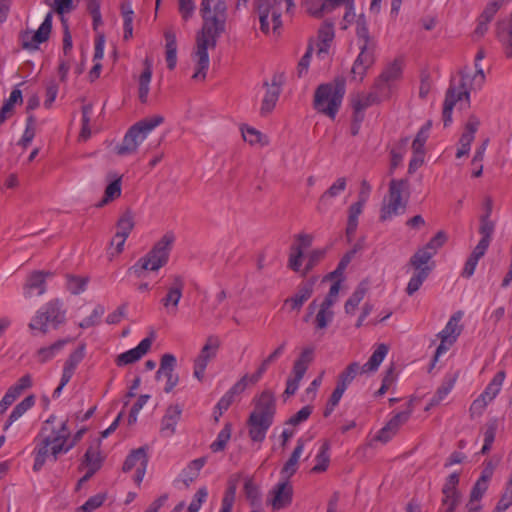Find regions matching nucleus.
I'll return each instance as SVG.
<instances>
[{"label": "nucleus", "mask_w": 512, "mask_h": 512, "mask_svg": "<svg viewBox=\"0 0 512 512\" xmlns=\"http://www.w3.org/2000/svg\"><path fill=\"white\" fill-rule=\"evenodd\" d=\"M174 240L173 233H166L145 256L129 268V272L141 277L145 271H157L165 266L169 260Z\"/></svg>", "instance_id": "nucleus-4"}, {"label": "nucleus", "mask_w": 512, "mask_h": 512, "mask_svg": "<svg viewBox=\"0 0 512 512\" xmlns=\"http://www.w3.org/2000/svg\"><path fill=\"white\" fill-rule=\"evenodd\" d=\"M66 322V309L60 299H52L37 310L28 327L31 330H38L47 334L49 326L53 329L59 328Z\"/></svg>", "instance_id": "nucleus-6"}, {"label": "nucleus", "mask_w": 512, "mask_h": 512, "mask_svg": "<svg viewBox=\"0 0 512 512\" xmlns=\"http://www.w3.org/2000/svg\"><path fill=\"white\" fill-rule=\"evenodd\" d=\"M46 430L45 427L41 429V433L35 438V447L33 450L34 455V464H33V471L39 472L46 461L48 459H51L50 455V446H51V440L49 438H46V436H43V432Z\"/></svg>", "instance_id": "nucleus-20"}, {"label": "nucleus", "mask_w": 512, "mask_h": 512, "mask_svg": "<svg viewBox=\"0 0 512 512\" xmlns=\"http://www.w3.org/2000/svg\"><path fill=\"white\" fill-rule=\"evenodd\" d=\"M361 372V366L358 362L350 363L338 376L337 384L343 389H347L356 375Z\"/></svg>", "instance_id": "nucleus-43"}, {"label": "nucleus", "mask_w": 512, "mask_h": 512, "mask_svg": "<svg viewBox=\"0 0 512 512\" xmlns=\"http://www.w3.org/2000/svg\"><path fill=\"white\" fill-rule=\"evenodd\" d=\"M207 462V457H200L192 460L186 468L182 470L181 476L186 487H188L199 476L200 470Z\"/></svg>", "instance_id": "nucleus-31"}, {"label": "nucleus", "mask_w": 512, "mask_h": 512, "mask_svg": "<svg viewBox=\"0 0 512 512\" xmlns=\"http://www.w3.org/2000/svg\"><path fill=\"white\" fill-rule=\"evenodd\" d=\"M314 349L312 347H306L302 350L300 356L295 360L293 365V374L305 375L308 365L313 361Z\"/></svg>", "instance_id": "nucleus-38"}, {"label": "nucleus", "mask_w": 512, "mask_h": 512, "mask_svg": "<svg viewBox=\"0 0 512 512\" xmlns=\"http://www.w3.org/2000/svg\"><path fill=\"white\" fill-rule=\"evenodd\" d=\"M368 291L367 284L365 282H361L352 295L345 302L344 309L347 314H353L357 306L364 299L366 293Z\"/></svg>", "instance_id": "nucleus-39"}, {"label": "nucleus", "mask_w": 512, "mask_h": 512, "mask_svg": "<svg viewBox=\"0 0 512 512\" xmlns=\"http://www.w3.org/2000/svg\"><path fill=\"white\" fill-rule=\"evenodd\" d=\"M182 414V408L178 404L167 407L165 414L161 420L160 432L165 437L172 436L176 431Z\"/></svg>", "instance_id": "nucleus-22"}, {"label": "nucleus", "mask_w": 512, "mask_h": 512, "mask_svg": "<svg viewBox=\"0 0 512 512\" xmlns=\"http://www.w3.org/2000/svg\"><path fill=\"white\" fill-rule=\"evenodd\" d=\"M200 14L203 25L196 35V71L192 78L204 80L209 68L208 48L214 49L218 37L225 30L227 6L225 0H202Z\"/></svg>", "instance_id": "nucleus-1"}, {"label": "nucleus", "mask_w": 512, "mask_h": 512, "mask_svg": "<svg viewBox=\"0 0 512 512\" xmlns=\"http://www.w3.org/2000/svg\"><path fill=\"white\" fill-rule=\"evenodd\" d=\"M462 312L457 311L454 313L449 321L447 322L446 326L442 331L438 333L439 339H442V342L450 341V343H455L458 336L461 334L462 327L459 325V322L462 318Z\"/></svg>", "instance_id": "nucleus-27"}, {"label": "nucleus", "mask_w": 512, "mask_h": 512, "mask_svg": "<svg viewBox=\"0 0 512 512\" xmlns=\"http://www.w3.org/2000/svg\"><path fill=\"white\" fill-rule=\"evenodd\" d=\"M275 413L276 402L274 394L269 390H264L259 397L255 399L254 410L247 420L249 437L252 441H264L267 431L273 424Z\"/></svg>", "instance_id": "nucleus-2"}, {"label": "nucleus", "mask_w": 512, "mask_h": 512, "mask_svg": "<svg viewBox=\"0 0 512 512\" xmlns=\"http://www.w3.org/2000/svg\"><path fill=\"white\" fill-rule=\"evenodd\" d=\"M375 62L374 56V44L373 43H362L360 45V53L351 69V74L354 79L359 77L362 81L367 73V70L372 67Z\"/></svg>", "instance_id": "nucleus-15"}, {"label": "nucleus", "mask_w": 512, "mask_h": 512, "mask_svg": "<svg viewBox=\"0 0 512 512\" xmlns=\"http://www.w3.org/2000/svg\"><path fill=\"white\" fill-rule=\"evenodd\" d=\"M497 431V424L495 421L490 422L486 425V429L484 431V444L481 449L482 454H486L490 451L491 446L495 440Z\"/></svg>", "instance_id": "nucleus-58"}, {"label": "nucleus", "mask_w": 512, "mask_h": 512, "mask_svg": "<svg viewBox=\"0 0 512 512\" xmlns=\"http://www.w3.org/2000/svg\"><path fill=\"white\" fill-rule=\"evenodd\" d=\"M104 313H105L104 306L101 304L96 305L95 308L93 309L91 315L84 318L79 323V327L82 329H86V328L93 327V326L99 324L100 319L104 315Z\"/></svg>", "instance_id": "nucleus-57"}, {"label": "nucleus", "mask_w": 512, "mask_h": 512, "mask_svg": "<svg viewBox=\"0 0 512 512\" xmlns=\"http://www.w3.org/2000/svg\"><path fill=\"white\" fill-rule=\"evenodd\" d=\"M153 338L152 332L151 337L144 338L135 348L119 354L115 359L116 365L122 367L139 361L150 350Z\"/></svg>", "instance_id": "nucleus-18"}, {"label": "nucleus", "mask_w": 512, "mask_h": 512, "mask_svg": "<svg viewBox=\"0 0 512 512\" xmlns=\"http://www.w3.org/2000/svg\"><path fill=\"white\" fill-rule=\"evenodd\" d=\"M431 271L432 266H425L424 269H418V271H415L407 284L406 293L409 296L416 293L422 286L423 282L428 278Z\"/></svg>", "instance_id": "nucleus-37"}, {"label": "nucleus", "mask_w": 512, "mask_h": 512, "mask_svg": "<svg viewBox=\"0 0 512 512\" xmlns=\"http://www.w3.org/2000/svg\"><path fill=\"white\" fill-rule=\"evenodd\" d=\"M455 384V378L454 377H447L443 380L441 385L438 387L436 393L433 395V397L430 399L426 410H429L430 408L437 406L443 401L446 396L451 392L452 388Z\"/></svg>", "instance_id": "nucleus-36"}, {"label": "nucleus", "mask_w": 512, "mask_h": 512, "mask_svg": "<svg viewBox=\"0 0 512 512\" xmlns=\"http://www.w3.org/2000/svg\"><path fill=\"white\" fill-rule=\"evenodd\" d=\"M270 496L268 503L271 504L273 510L284 509L292 503L293 487L289 481L283 480L274 486L270 491Z\"/></svg>", "instance_id": "nucleus-17"}, {"label": "nucleus", "mask_w": 512, "mask_h": 512, "mask_svg": "<svg viewBox=\"0 0 512 512\" xmlns=\"http://www.w3.org/2000/svg\"><path fill=\"white\" fill-rule=\"evenodd\" d=\"M71 341V339L67 338V339H60L56 342H54L52 345L48 346V347H42L40 348L37 353H36V356H37V359L40 363H46L48 362L49 360L53 359L54 356L59 352L61 351L64 346L69 343Z\"/></svg>", "instance_id": "nucleus-35"}, {"label": "nucleus", "mask_w": 512, "mask_h": 512, "mask_svg": "<svg viewBox=\"0 0 512 512\" xmlns=\"http://www.w3.org/2000/svg\"><path fill=\"white\" fill-rule=\"evenodd\" d=\"M318 38L321 42V46L318 49L317 54H327L330 43L334 38V27L332 23L325 22L318 31Z\"/></svg>", "instance_id": "nucleus-40"}, {"label": "nucleus", "mask_w": 512, "mask_h": 512, "mask_svg": "<svg viewBox=\"0 0 512 512\" xmlns=\"http://www.w3.org/2000/svg\"><path fill=\"white\" fill-rule=\"evenodd\" d=\"M402 62L395 59L379 75L374 84V89L381 91L383 96L391 95L393 83L401 77Z\"/></svg>", "instance_id": "nucleus-13"}, {"label": "nucleus", "mask_w": 512, "mask_h": 512, "mask_svg": "<svg viewBox=\"0 0 512 512\" xmlns=\"http://www.w3.org/2000/svg\"><path fill=\"white\" fill-rule=\"evenodd\" d=\"M332 318L333 312L330 310V308H325V306L321 305L315 319L316 327L318 329H325L329 322L332 321Z\"/></svg>", "instance_id": "nucleus-60"}, {"label": "nucleus", "mask_w": 512, "mask_h": 512, "mask_svg": "<svg viewBox=\"0 0 512 512\" xmlns=\"http://www.w3.org/2000/svg\"><path fill=\"white\" fill-rule=\"evenodd\" d=\"M148 461L147 448L144 446L139 447L132 450L126 457L122 470L127 473L135 469L134 482L140 485L146 473Z\"/></svg>", "instance_id": "nucleus-11"}, {"label": "nucleus", "mask_w": 512, "mask_h": 512, "mask_svg": "<svg viewBox=\"0 0 512 512\" xmlns=\"http://www.w3.org/2000/svg\"><path fill=\"white\" fill-rule=\"evenodd\" d=\"M105 499L106 496L104 494H96L90 497L82 506H80L79 510L82 512H93L103 505Z\"/></svg>", "instance_id": "nucleus-62"}, {"label": "nucleus", "mask_w": 512, "mask_h": 512, "mask_svg": "<svg viewBox=\"0 0 512 512\" xmlns=\"http://www.w3.org/2000/svg\"><path fill=\"white\" fill-rule=\"evenodd\" d=\"M460 481V476L458 473L454 472L450 474L442 487V505L448 504V502L459 504L460 502V492L457 489V486Z\"/></svg>", "instance_id": "nucleus-24"}, {"label": "nucleus", "mask_w": 512, "mask_h": 512, "mask_svg": "<svg viewBox=\"0 0 512 512\" xmlns=\"http://www.w3.org/2000/svg\"><path fill=\"white\" fill-rule=\"evenodd\" d=\"M150 398L149 395L144 394L140 395L137 401L133 404L129 416H128V424L133 425L137 421V416L140 410L143 408V406L147 403L148 399Z\"/></svg>", "instance_id": "nucleus-63"}, {"label": "nucleus", "mask_w": 512, "mask_h": 512, "mask_svg": "<svg viewBox=\"0 0 512 512\" xmlns=\"http://www.w3.org/2000/svg\"><path fill=\"white\" fill-rule=\"evenodd\" d=\"M410 418V411H402L394 415L388 423L378 432L376 440L386 443L388 442Z\"/></svg>", "instance_id": "nucleus-21"}, {"label": "nucleus", "mask_w": 512, "mask_h": 512, "mask_svg": "<svg viewBox=\"0 0 512 512\" xmlns=\"http://www.w3.org/2000/svg\"><path fill=\"white\" fill-rule=\"evenodd\" d=\"M389 96H383L381 91L375 89V91L370 92L366 95L359 96L357 99L352 101L353 110H362L364 111L368 107L379 103L385 99H388Z\"/></svg>", "instance_id": "nucleus-33"}, {"label": "nucleus", "mask_w": 512, "mask_h": 512, "mask_svg": "<svg viewBox=\"0 0 512 512\" xmlns=\"http://www.w3.org/2000/svg\"><path fill=\"white\" fill-rule=\"evenodd\" d=\"M433 257V252H430L425 247L418 249L410 258L409 265L415 270L424 269L429 266L428 263Z\"/></svg>", "instance_id": "nucleus-48"}, {"label": "nucleus", "mask_w": 512, "mask_h": 512, "mask_svg": "<svg viewBox=\"0 0 512 512\" xmlns=\"http://www.w3.org/2000/svg\"><path fill=\"white\" fill-rule=\"evenodd\" d=\"M46 438H49V440H51L50 455L51 460L54 462L57 461L58 456L60 454L67 453L75 446V441L67 443V441L52 437L51 435H46Z\"/></svg>", "instance_id": "nucleus-42"}, {"label": "nucleus", "mask_w": 512, "mask_h": 512, "mask_svg": "<svg viewBox=\"0 0 512 512\" xmlns=\"http://www.w3.org/2000/svg\"><path fill=\"white\" fill-rule=\"evenodd\" d=\"M81 466H86L87 469H91L97 472L102 466V458L98 447L90 446L84 454Z\"/></svg>", "instance_id": "nucleus-47"}, {"label": "nucleus", "mask_w": 512, "mask_h": 512, "mask_svg": "<svg viewBox=\"0 0 512 512\" xmlns=\"http://www.w3.org/2000/svg\"><path fill=\"white\" fill-rule=\"evenodd\" d=\"M85 344L79 345L67 358L64 367L67 370H70L72 372H75L78 364L84 359L85 357Z\"/></svg>", "instance_id": "nucleus-54"}, {"label": "nucleus", "mask_w": 512, "mask_h": 512, "mask_svg": "<svg viewBox=\"0 0 512 512\" xmlns=\"http://www.w3.org/2000/svg\"><path fill=\"white\" fill-rule=\"evenodd\" d=\"M479 126V118L475 115H470L465 124L464 131L459 139V143H465L471 146Z\"/></svg>", "instance_id": "nucleus-46"}, {"label": "nucleus", "mask_w": 512, "mask_h": 512, "mask_svg": "<svg viewBox=\"0 0 512 512\" xmlns=\"http://www.w3.org/2000/svg\"><path fill=\"white\" fill-rule=\"evenodd\" d=\"M134 228V217L130 210H126L117 221L116 234L128 237Z\"/></svg>", "instance_id": "nucleus-51"}, {"label": "nucleus", "mask_w": 512, "mask_h": 512, "mask_svg": "<svg viewBox=\"0 0 512 512\" xmlns=\"http://www.w3.org/2000/svg\"><path fill=\"white\" fill-rule=\"evenodd\" d=\"M303 250L300 246H292L289 256L288 267L295 272L300 270L302 265Z\"/></svg>", "instance_id": "nucleus-59"}, {"label": "nucleus", "mask_w": 512, "mask_h": 512, "mask_svg": "<svg viewBox=\"0 0 512 512\" xmlns=\"http://www.w3.org/2000/svg\"><path fill=\"white\" fill-rule=\"evenodd\" d=\"M313 293V284L306 283L303 286L299 287L297 293L287 298L284 302L285 305H290L291 310L299 311L303 304L312 296Z\"/></svg>", "instance_id": "nucleus-28"}, {"label": "nucleus", "mask_w": 512, "mask_h": 512, "mask_svg": "<svg viewBox=\"0 0 512 512\" xmlns=\"http://www.w3.org/2000/svg\"><path fill=\"white\" fill-rule=\"evenodd\" d=\"M363 206L361 204L353 203L349 207L348 221L346 227V237L349 242L352 241V238L356 232L358 226V217L362 213Z\"/></svg>", "instance_id": "nucleus-41"}, {"label": "nucleus", "mask_w": 512, "mask_h": 512, "mask_svg": "<svg viewBox=\"0 0 512 512\" xmlns=\"http://www.w3.org/2000/svg\"><path fill=\"white\" fill-rule=\"evenodd\" d=\"M266 88L265 96L261 104V115L269 114L274 108L281 93V76L274 75L271 84L267 81L263 83Z\"/></svg>", "instance_id": "nucleus-19"}, {"label": "nucleus", "mask_w": 512, "mask_h": 512, "mask_svg": "<svg viewBox=\"0 0 512 512\" xmlns=\"http://www.w3.org/2000/svg\"><path fill=\"white\" fill-rule=\"evenodd\" d=\"M407 179H392L389 183L388 195L384 198L381 207L380 220L386 221L393 216L403 214L406 210L408 196L403 199L402 194L408 191Z\"/></svg>", "instance_id": "nucleus-7"}, {"label": "nucleus", "mask_w": 512, "mask_h": 512, "mask_svg": "<svg viewBox=\"0 0 512 512\" xmlns=\"http://www.w3.org/2000/svg\"><path fill=\"white\" fill-rule=\"evenodd\" d=\"M17 102H22V92L20 89L15 88L12 90L9 98L4 102L0 109V125L12 116L14 112V105Z\"/></svg>", "instance_id": "nucleus-34"}, {"label": "nucleus", "mask_w": 512, "mask_h": 512, "mask_svg": "<svg viewBox=\"0 0 512 512\" xmlns=\"http://www.w3.org/2000/svg\"><path fill=\"white\" fill-rule=\"evenodd\" d=\"M236 497V484L233 481L228 482V487L224 493L221 502L220 512H232L233 504Z\"/></svg>", "instance_id": "nucleus-55"}, {"label": "nucleus", "mask_w": 512, "mask_h": 512, "mask_svg": "<svg viewBox=\"0 0 512 512\" xmlns=\"http://www.w3.org/2000/svg\"><path fill=\"white\" fill-rule=\"evenodd\" d=\"M49 272L34 271L27 279L25 287L28 289H38V295L46 291V277L51 276Z\"/></svg>", "instance_id": "nucleus-45"}, {"label": "nucleus", "mask_w": 512, "mask_h": 512, "mask_svg": "<svg viewBox=\"0 0 512 512\" xmlns=\"http://www.w3.org/2000/svg\"><path fill=\"white\" fill-rule=\"evenodd\" d=\"M163 122V116L154 115L132 125L125 134L122 143L115 147L116 154L125 156L136 152L138 146L145 140L148 133Z\"/></svg>", "instance_id": "nucleus-5"}, {"label": "nucleus", "mask_w": 512, "mask_h": 512, "mask_svg": "<svg viewBox=\"0 0 512 512\" xmlns=\"http://www.w3.org/2000/svg\"><path fill=\"white\" fill-rule=\"evenodd\" d=\"M304 450V440L299 438L297 440L296 446L291 453L289 459L285 462L284 466L281 469V476L283 480L289 481V478L292 477L298 470V462L301 457V454Z\"/></svg>", "instance_id": "nucleus-25"}, {"label": "nucleus", "mask_w": 512, "mask_h": 512, "mask_svg": "<svg viewBox=\"0 0 512 512\" xmlns=\"http://www.w3.org/2000/svg\"><path fill=\"white\" fill-rule=\"evenodd\" d=\"M312 413V407L307 405L301 408L296 414L292 415L286 422V425L297 426L306 421Z\"/></svg>", "instance_id": "nucleus-64"}, {"label": "nucleus", "mask_w": 512, "mask_h": 512, "mask_svg": "<svg viewBox=\"0 0 512 512\" xmlns=\"http://www.w3.org/2000/svg\"><path fill=\"white\" fill-rule=\"evenodd\" d=\"M501 2L497 0H492L489 2L480 16L478 17V24L474 31V33L478 36H483L488 30V24L492 21L495 14L501 7Z\"/></svg>", "instance_id": "nucleus-26"}, {"label": "nucleus", "mask_w": 512, "mask_h": 512, "mask_svg": "<svg viewBox=\"0 0 512 512\" xmlns=\"http://www.w3.org/2000/svg\"><path fill=\"white\" fill-rule=\"evenodd\" d=\"M171 279L172 282L167 287V293L160 302L168 314L175 315L178 311V305L183 295L185 282L183 277L180 275H174Z\"/></svg>", "instance_id": "nucleus-14"}, {"label": "nucleus", "mask_w": 512, "mask_h": 512, "mask_svg": "<svg viewBox=\"0 0 512 512\" xmlns=\"http://www.w3.org/2000/svg\"><path fill=\"white\" fill-rule=\"evenodd\" d=\"M346 92V80L343 76L335 77L330 83L320 84L314 94V109L332 120L335 119Z\"/></svg>", "instance_id": "nucleus-3"}, {"label": "nucleus", "mask_w": 512, "mask_h": 512, "mask_svg": "<svg viewBox=\"0 0 512 512\" xmlns=\"http://www.w3.org/2000/svg\"><path fill=\"white\" fill-rule=\"evenodd\" d=\"M145 68L139 77L138 97L142 104L147 103L152 78V68L148 59L144 62Z\"/></svg>", "instance_id": "nucleus-30"}, {"label": "nucleus", "mask_w": 512, "mask_h": 512, "mask_svg": "<svg viewBox=\"0 0 512 512\" xmlns=\"http://www.w3.org/2000/svg\"><path fill=\"white\" fill-rule=\"evenodd\" d=\"M220 344L221 342L218 336H208L199 355L195 358L193 374L199 381L204 379L206 367L208 363L216 357Z\"/></svg>", "instance_id": "nucleus-10"}, {"label": "nucleus", "mask_w": 512, "mask_h": 512, "mask_svg": "<svg viewBox=\"0 0 512 512\" xmlns=\"http://www.w3.org/2000/svg\"><path fill=\"white\" fill-rule=\"evenodd\" d=\"M388 351L389 347L386 344H379L370 356L369 360L363 366H361V372L366 373L370 371H376L386 357Z\"/></svg>", "instance_id": "nucleus-32"}, {"label": "nucleus", "mask_w": 512, "mask_h": 512, "mask_svg": "<svg viewBox=\"0 0 512 512\" xmlns=\"http://www.w3.org/2000/svg\"><path fill=\"white\" fill-rule=\"evenodd\" d=\"M330 444L328 441H325L319 449V452L316 456V465L311 469L313 473H321L327 470L329 462H330Z\"/></svg>", "instance_id": "nucleus-49"}, {"label": "nucleus", "mask_w": 512, "mask_h": 512, "mask_svg": "<svg viewBox=\"0 0 512 512\" xmlns=\"http://www.w3.org/2000/svg\"><path fill=\"white\" fill-rule=\"evenodd\" d=\"M231 433L232 425L226 423L223 429L218 433L216 440L211 443L210 449L215 453L223 451L231 438Z\"/></svg>", "instance_id": "nucleus-50"}, {"label": "nucleus", "mask_w": 512, "mask_h": 512, "mask_svg": "<svg viewBox=\"0 0 512 512\" xmlns=\"http://www.w3.org/2000/svg\"><path fill=\"white\" fill-rule=\"evenodd\" d=\"M121 195V178H118L111 182L105 189L104 198L97 205L98 207H102L107 204L109 201H112L118 198Z\"/></svg>", "instance_id": "nucleus-56"}, {"label": "nucleus", "mask_w": 512, "mask_h": 512, "mask_svg": "<svg viewBox=\"0 0 512 512\" xmlns=\"http://www.w3.org/2000/svg\"><path fill=\"white\" fill-rule=\"evenodd\" d=\"M447 239V234L444 231H438L424 247L430 252H433L434 256L437 250L446 243Z\"/></svg>", "instance_id": "nucleus-61"}, {"label": "nucleus", "mask_w": 512, "mask_h": 512, "mask_svg": "<svg viewBox=\"0 0 512 512\" xmlns=\"http://www.w3.org/2000/svg\"><path fill=\"white\" fill-rule=\"evenodd\" d=\"M283 0H255L256 10L259 15L260 30L264 34L270 31V21L273 23V31L277 32L282 27L281 8ZM286 9L289 10L293 4V0H284Z\"/></svg>", "instance_id": "nucleus-8"}, {"label": "nucleus", "mask_w": 512, "mask_h": 512, "mask_svg": "<svg viewBox=\"0 0 512 512\" xmlns=\"http://www.w3.org/2000/svg\"><path fill=\"white\" fill-rule=\"evenodd\" d=\"M67 278V289L74 295H78L86 290L88 284V277H80L68 274Z\"/></svg>", "instance_id": "nucleus-52"}, {"label": "nucleus", "mask_w": 512, "mask_h": 512, "mask_svg": "<svg viewBox=\"0 0 512 512\" xmlns=\"http://www.w3.org/2000/svg\"><path fill=\"white\" fill-rule=\"evenodd\" d=\"M35 405V396L28 395L20 403H18L9 415L4 430L6 431L15 421H17L22 415H24L29 409Z\"/></svg>", "instance_id": "nucleus-29"}, {"label": "nucleus", "mask_w": 512, "mask_h": 512, "mask_svg": "<svg viewBox=\"0 0 512 512\" xmlns=\"http://www.w3.org/2000/svg\"><path fill=\"white\" fill-rule=\"evenodd\" d=\"M176 362V357L173 354H163L160 360V367L156 372L155 377L157 380H160L162 376L166 378V385L164 387L166 393L171 392L179 381L178 375L174 373Z\"/></svg>", "instance_id": "nucleus-16"}, {"label": "nucleus", "mask_w": 512, "mask_h": 512, "mask_svg": "<svg viewBox=\"0 0 512 512\" xmlns=\"http://www.w3.org/2000/svg\"><path fill=\"white\" fill-rule=\"evenodd\" d=\"M346 178L340 177L338 178L319 198L318 204L316 206V209L319 213L323 214L325 213L330 205L331 201L330 199L333 197L338 196L340 193H342L346 189Z\"/></svg>", "instance_id": "nucleus-23"}, {"label": "nucleus", "mask_w": 512, "mask_h": 512, "mask_svg": "<svg viewBox=\"0 0 512 512\" xmlns=\"http://www.w3.org/2000/svg\"><path fill=\"white\" fill-rule=\"evenodd\" d=\"M510 506H512V473L506 483L503 494L492 512H505Z\"/></svg>", "instance_id": "nucleus-53"}, {"label": "nucleus", "mask_w": 512, "mask_h": 512, "mask_svg": "<svg viewBox=\"0 0 512 512\" xmlns=\"http://www.w3.org/2000/svg\"><path fill=\"white\" fill-rule=\"evenodd\" d=\"M505 376V371H498L481 395L491 402L498 395Z\"/></svg>", "instance_id": "nucleus-44"}, {"label": "nucleus", "mask_w": 512, "mask_h": 512, "mask_svg": "<svg viewBox=\"0 0 512 512\" xmlns=\"http://www.w3.org/2000/svg\"><path fill=\"white\" fill-rule=\"evenodd\" d=\"M461 79L458 85H455L451 81L449 88L445 94V100L443 104L442 118L444 126L447 127L452 123V111L458 101L465 99L467 105L470 103V92L467 88L466 80L469 75L460 71Z\"/></svg>", "instance_id": "nucleus-9"}, {"label": "nucleus", "mask_w": 512, "mask_h": 512, "mask_svg": "<svg viewBox=\"0 0 512 512\" xmlns=\"http://www.w3.org/2000/svg\"><path fill=\"white\" fill-rule=\"evenodd\" d=\"M52 19V12H48L44 21L36 32H25L22 35V47L28 50H36L39 44L46 42L51 34Z\"/></svg>", "instance_id": "nucleus-12"}]
</instances>
